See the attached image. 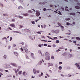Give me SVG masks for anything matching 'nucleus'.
<instances>
[{
  "label": "nucleus",
  "mask_w": 80,
  "mask_h": 80,
  "mask_svg": "<svg viewBox=\"0 0 80 80\" xmlns=\"http://www.w3.org/2000/svg\"><path fill=\"white\" fill-rule=\"evenodd\" d=\"M37 13H36V16L37 17L39 16L40 15V13L39 11H36Z\"/></svg>",
  "instance_id": "nucleus-1"
},
{
  "label": "nucleus",
  "mask_w": 80,
  "mask_h": 80,
  "mask_svg": "<svg viewBox=\"0 0 80 80\" xmlns=\"http://www.w3.org/2000/svg\"><path fill=\"white\" fill-rule=\"evenodd\" d=\"M24 31H25V32H30V31L29 29H28L27 28L25 29H24Z\"/></svg>",
  "instance_id": "nucleus-2"
},
{
  "label": "nucleus",
  "mask_w": 80,
  "mask_h": 80,
  "mask_svg": "<svg viewBox=\"0 0 80 80\" xmlns=\"http://www.w3.org/2000/svg\"><path fill=\"white\" fill-rule=\"evenodd\" d=\"M11 64L12 65V66H14L15 67H17V65L15 63H11Z\"/></svg>",
  "instance_id": "nucleus-3"
},
{
  "label": "nucleus",
  "mask_w": 80,
  "mask_h": 80,
  "mask_svg": "<svg viewBox=\"0 0 80 80\" xmlns=\"http://www.w3.org/2000/svg\"><path fill=\"white\" fill-rule=\"evenodd\" d=\"M50 54L48 52H47L45 53V56L46 57H50Z\"/></svg>",
  "instance_id": "nucleus-4"
},
{
  "label": "nucleus",
  "mask_w": 80,
  "mask_h": 80,
  "mask_svg": "<svg viewBox=\"0 0 80 80\" xmlns=\"http://www.w3.org/2000/svg\"><path fill=\"white\" fill-rule=\"evenodd\" d=\"M48 65H48V67H49L50 66H53V64L52 63H48Z\"/></svg>",
  "instance_id": "nucleus-5"
},
{
  "label": "nucleus",
  "mask_w": 80,
  "mask_h": 80,
  "mask_svg": "<svg viewBox=\"0 0 80 80\" xmlns=\"http://www.w3.org/2000/svg\"><path fill=\"white\" fill-rule=\"evenodd\" d=\"M36 69H33V72L34 74H36Z\"/></svg>",
  "instance_id": "nucleus-6"
},
{
  "label": "nucleus",
  "mask_w": 80,
  "mask_h": 80,
  "mask_svg": "<svg viewBox=\"0 0 80 80\" xmlns=\"http://www.w3.org/2000/svg\"><path fill=\"white\" fill-rule=\"evenodd\" d=\"M50 59V57H46V58H45V59H46L47 60H49Z\"/></svg>",
  "instance_id": "nucleus-7"
},
{
  "label": "nucleus",
  "mask_w": 80,
  "mask_h": 80,
  "mask_svg": "<svg viewBox=\"0 0 80 80\" xmlns=\"http://www.w3.org/2000/svg\"><path fill=\"white\" fill-rule=\"evenodd\" d=\"M24 50H25L26 52L27 53H28V49L27 48H24Z\"/></svg>",
  "instance_id": "nucleus-8"
},
{
  "label": "nucleus",
  "mask_w": 80,
  "mask_h": 80,
  "mask_svg": "<svg viewBox=\"0 0 80 80\" xmlns=\"http://www.w3.org/2000/svg\"><path fill=\"white\" fill-rule=\"evenodd\" d=\"M5 66L6 68H10L11 67V66L9 65H6Z\"/></svg>",
  "instance_id": "nucleus-9"
},
{
  "label": "nucleus",
  "mask_w": 80,
  "mask_h": 80,
  "mask_svg": "<svg viewBox=\"0 0 80 80\" xmlns=\"http://www.w3.org/2000/svg\"><path fill=\"white\" fill-rule=\"evenodd\" d=\"M10 26L11 27H12L14 28H15V25L14 24H10Z\"/></svg>",
  "instance_id": "nucleus-10"
},
{
  "label": "nucleus",
  "mask_w": 80,
  "mask_h": 80,
  "mask_svg": "<svg viewBox=\"0 0 80 80\" xmlns=\"http://www.w3.org/2000/svg\"><path fill=\"white\" fill-rule=\"evenodd\" d=\"M22 15L23 16H28V15H29V14H28V13H24Z\"/></svg>",
  "instance_id": "nucleus-11"
},
{
  "label": "nucleus",
  "mask_w": 80,
  "mask_h": 80,
  "mask_svg": "<svg viewBox=\"0 0 80 80\" xmlns=\"http://www.w3.org/2000/svg\"><path fill=\"white\" fill-rule=\"evenodd\" d=\"M69 14L70 15H75V13H74V12H72V13H69Z\"/></svg>",
  "instance_id": "nucleus-12"
},
{
  "label": "nucleus",
  "mask_w": 80,
  "mask_h": 80,
  "mask_svg": "<svg viewBox=\"0 0 80 80\" xmlns=\"http://www.w3.org/2000/svg\"><path fill=\"white\" fill-rule=\"evenodd\" d=\"M22 74H23L24 76H26L27 74V73L25 72H24L22 73Z\"/></svg>",
  "instance_id": "nucleus-13"
},
{
  "label": "nucleus",
  "mask_w": 80,
  "mask_h": 80,
  "mask_svg": "<svg viewBox=\"0 0 80 80\" xmlns=\"http://www.w3.org/2000/svg\"><path fill=\"white\" fill-rule=\"evenodd\" d=\"M75 8H76L77 9H79L80 8V7L78 6H75Z\"/></svg>",
  "instance_id": "nucleus-14"
},
{
  "label": "nucleus",
  "mask_w": 80,
  "mask_h": 80,
  "mask_svg": "<svg viewBox=\"0 0 80 80\" xmlns=\"http://www.w3.org/2000/svg\"><path fill=\"white\" fill-rule=\"evenodd\" d=\"M43 74V73L42 72H41V74H39L38 76L39 77H42V76Z\"/></svg>",
  "instance_id": "nucleus-15"
},
{
  "label": "nucleus",
  "mask_w": 80,
  "mask_h": 80,
  "mask_svg": "<svg viewBox=\"0 0 80 80\" xmlns=\"http://www.w3.org/2000/svg\"><path fill=\"white\" fill-rule=\"evenodd\" d=\"M28 12L31 13H32V11L31 10H29L28 11Z\"/></svg>",
  "instance_id": "nucleus-16"
},
{
  "label": "nucleus",
  "mask_w": 80,
  "mask_h": 80,
  "mask_svg": "<svg viewBox=\"0 0 80 80\" xmlns=\"http://www.w3.org/2000/svg\"><path fill=\"white\" fill-rule=\"evenodd\" d=\"M76 39L77 40H80V38L79 37H76Z\"/></svg>",
  "instance_id": "nucleus-17"
},
{
  "label": "nucleus",
  "mask_w": 80,
  "mask_h": 80,
  "mask_svg": "<svg viewBox=\"0 0 80 80\" xmlns=\"http://www.w3.org/2000/svg\"><path fill=\"white\" fill-rule=\"evenodd\" d=\"M14 54L15 55V56H18V54L17 52H14Z\"/></svg>",
  "instance_id": "nucleus-18"
},
{
  "label": "nucleus",
  "mask_w": 80,
  "mask_h": 80,
  "mask_svg": "<svg viewBox=\"0 0 80 80\" xmlns=\"http://www.w3.org/2000/svg\"><path fill=\"white\" fill-rule=\"evenodd\" d=\"M22 73V71H19L18 72V74L20 75L21 74V73Z\"/></svg>",
  "instance_id": "nucleus-19"
},
{
  "label": "nucleus",
  "mask_w": 80,
  "mask_h": 80,
  "mask_svg": "<svg viewBox=\"0 0 80 80\" xmlns=\"http://www.w3.org/2000/svg\"><path fill=\"white\" fill-rule=\"evenodd\" d=\"M32 24H35V21H32Z\"/></svg>",
  "instance_id": "nucleus-20"
},
{
  "label": "nucleus",
  "mask_w": 80,
  "mask_h": 80,
  "mask_svg": "<svg viewBox=\"0 0 80 80\" xmlns=\"http://www.w3.org/2000/svg\"><path fill=\"white\" fill-rule=\"evenodd\" d=\"M70 20V19L69 18L65 19V20L66 21H68Z\"/></svg>",
  "instance_id": "nucleus-21"
},
{
  "label": "nucleus",
  "mask_w": 80,
  "mask_h": 80,
  "mask_svg": "<svg viewBox=\"0 0 80 80\" xmlns=\"http://www.w3.org/2000/svg\"><path fill=\"white\" fill-rule=\"evenodd\" d=\"M41 32H42L41 31H38V32H37V33H38V34H41Z\"/></svg>",
  "instance_id": "nucleus-22"
},
{
  "label": "nucleus",
  "mask_w": 80,
  "mask_h": 80,
  "mask_svg": "<svg viewBox=\"0 0 80 80\" xmlns=\"http://www.w3.org/2000/svg\"><path fill=\"white\" fill-rule=\"evenodd\" d=\"M75 65L77 66V67H79V65L78 63H76L75 64Z\"/></svg>",
  "instance_id": "nucleus-23"
},
{
  "label": "nucleus",
  "mask_w": 80,
  "mask_h": 80,
  "mask_svg": "<svg viewBox=\"0 0 80 80\" xmlns=\"http://www.w3.org/2000/svg\"><path fill=\"white\" fill-rule=\"evenodd\" d=\"M56 33H58L59 32V31L58 30H56Z\"/></svg>",
  "instance_id": "nucleus-24"
},
{
  "label": "nucleus",
  "mask_w": 80,
  "mask_h": 80,
  "mask_svg": "<svg viewBox=\"0 0 80 80\" xmlns=\"http://www.w3.org/2000/svg\"><path fill=\"white\" fill-rule=\"evenodd\" d=\"M62 69V66H59V70H61Z\"/></svg>",
  "instance_id": "nucleus-25"
},
{
  "label": "nucleus",
  "mask_w": 80,
  "mask_h": 80,
  "mask_svg": "<svg viewBox=\"0 0 80 80\" xmlns=\"http://www.w3.org/2000/svg\"><path fill=\"white\" fill-rule=\"evenodd\" d=\"M19 18H21V19L23 18V17L22 16H19Z\"/></svg>",
  "instance_id": "nucleus-26"
},
{
  "label": "nucleus",
  "mask_w": 80,
  "mask_h": 80,
  "mask_svg": "<svg viewBox=\"0 0 80 80\" xmlns=\"http://www.w3.org/2000/svg\"><path fill=\"white\" fill-rule=\"evenodd\" d=\"M58 25L59 26H62V24H60V23L58 22Z\"/></svg>",
  "instance_id": "nucleus-27"
},
{
  "label": "nucleus",
  "mask_w": 80,
  "mask_h": 80,
  "mask_svg": "<svg viewBox=\"0 0 80 80\" xmlns=\"http://www.w3.org/2000/svg\"><path fill=\"white\" fill-rule=\"evenodd\" d=\"M3 16H8V14H3Z\"/></svg>",
  "instance_id": "nucleus-28"
},
{
  "label": "nucleus",
  "mask_w": 80,
  "mask_h": 80,
  "mask_svg": "<svg viewBox=\"0 0 80 80\" xmlns=\"http://www.w3.org/2000/svg\"><path fill=\"white\" fill-rule=\"evenodd\" d=\"M59 43V41L57 40L56 41V43Z\"/></svg>",
  "instance_id": "nucleus-29"
},
{
  "label": "nucleus",
  "mask_w": 80,
  "mask_h": 80,
  "mask_svg": "<svg viewBox=\"0 0 80 80\" xmlns=\"http://www.w3.org/2000/svg\"><path fill=\"white\" fill-rule=\"evenodd\" d=\"M3 58L5 59H6V58H7V56L6 55H4V56H3Z\"/></svg>",
  "instance_id": "nucleus-30"
},
{
  "label": "nucleus",
  "mask_w": 80,
  "mask_h": 80,
  "mask_svg": "<svg viewBox=\"0 0 80 80\" xmlns=\"http://www.w3.org/2000/svg\"><path fill=\"white\" fill-rule=\"evenodd\" d=\"M54 39L56 40V39H58V38L57 37H54L53 38Z\"/></svg>",
  "instance_id": "nucleus-31"
},
{
  "label": "nucleus",
  "mask_w": 80,
  "mask_h": 80,
  "mask_svg": "<svg viewBox=\"0 0 80 80\" xmlns=\"http://www.w3.org/2000/svg\"><path fill=\"white\" fill-rule=\"evenodd\" d=\"M41 41H44V42H47V41H46L44 40H41Z\"/></svg>",
  "instance_id": "nucleus-32"
},
{
  "label": "nucleus",
  "mask_w": 80,
  "mask_h": 80,
  "mask_svg": "<svg viewBox=\"0 0 80 80\" xmlns=\"http://www.w3.org/2000/svg\"><path fill=\"white\" fill-rule=\"evenodd\" d=\"M14 70L15 72V73H17V70H16L15 69H14Z\"/></svg>",
  "instance_id": "nucleus-33"
},
{
  "label": "nucleus",
  "mask_w": 80,
  "mask_h": 80,
  "mask_svg": "<svg viewBox=\"0 0 80 80\" xmlns=\"http://www.w3.org/2000/svg\"><path fill=\"white\" fill-rule=\"evenodd\" d=\"M67 25L68 26H69L70 25V23L69 22H68L67 23Z\"/></svg>",
  "instance_id": "nucleus-34"
},
{
  "label": "nucleus",
  "mask_w": 80,
  "mask_h": 80,
  "mask_svg": "<svg viewBox=\"0 0 80 80\" xmlns=\"http://www.w3.org/2000/svg\"><path fill=\"white\" fill-rule=\"evenodd\" d=\"M66 53L65 52H64L63 54H62V55H63V56H66Z\"/></svg>",
  "instance_id": "nucleus-35"
},
{
  "label": "nucleus",
  "mask_w": 80,
  "mask_h": 80,
  "mask_svg": "<svg viewBox=\"0 0 80 80\" xmlns=\"http://www.w3.org/2000/svg\"><path fill=\"white\" fill-rule=\"evenodd\" d=\"M72 55L71 54H69V55H68V57H69V58H70L71 57H72Z\"/></svg>",
  "instance_id": "nucleus-36"
},
{
  "label": "nucleus",
  "mask_w": 80,
  "mask_h": 80,
  "mask_svg": "<svg viewBox=\"0 0 80 80\" xmlns=\"http://www.w3.org/2000/svg\"><path fill=\"white\" fill-rule=\"evenodd\" d=\"M12 37H10V40H9L10 41H11V40H12Z\"/></svg>",
  "instance_id": "nucleus-37"
},
{
  "label": "nucleus",
  "mask_w": 80,
  "mask_h": 80,
  "mask_svg": "<svg viewBox=\"0 0 80 80\" xmlns=\"http://www.w3.org/2000/svg\"><path fill=\"white\" fill-rule=\"evenodd\" d=\"M36 72L37 73H39V71L38 70H37L36 71Z\"/></svg>",
  "instance_id": "nucleus-38"
},
{
  "label": "nucleus",
  "mask_w": 80,
  "mask_h": 80,
  "mask_svg": "<svg viewBox=\"0 0 80 80\" xmlns=\"http://www.w3.org/2000/svg\"><path fill=\"white\" fill-rule=\"evenodd\" d=\"M51 59H54V57L53 56H52Z\"/></svg>",
  "instance_id": "nucleus-39"
},
{
  "label": "nucleus",
  "mask_w": 80,
  "mask_h": 80,
  "mask_svg": "<svg viewBox=\"0 0 80 80\" xmlns=\"http://www.w3.org/2000/svg\"><path fill=\"white\" fill-rule=\"evenodd\" d=\"M2 40H3V39H7V38H6L5 37H4L3 38H2Z\"/></svg>",
  "instance_id": "nucleus-40"
},
{
  "label": "nucleus",
  "mask_w": 80,
  "mask_h": 80,
  "mask_svg": "<svg viewBox=\"0 0 80 80\" xmlns=\"http://www.w3.org/2000/svg\"><path fill=\"white\" fill-rule=\"evenodd\" d=\"M12 22H14L15 21V20L14 19H12Z\"/></svg>",
  "instance_id": "nucleus-41"
},
{
  "label": "nucleus",
  "mask_w": 80,
  "mask_h": 80,
  "mask_svg": "<svg viewBox=\"0 0 80 80\" xmlns=\"http://www.w3.org/2000/svg\"><path fill=\"white\" fill-rule=\"evenodd\" d=\"M44 45L45 47H47V45L46 44H44Z\"/></svg>",
  "instance_id": "nucleus-42"
},
{
  "label": "nucleus",
  "mask_w": 80,
  "mask_h": 80,
  "mask_svg": "<svg viewBox=\"0 0 80 80\" xmlns=\"http://www.w3.org/2000/svg\"><path fill=\"white\" fill-rule=\"evenodd\" d=\"M72 75L71 74L69 76H68V77L69 78L72 77Z\"/></svg>",
  "instance_id": "nucleus-43"
},
{
  "label": "nucleus",
  "mask_w": 80,
  "mask_h": 80,
  "mask_svg": "<svg viewBox=\"0 0 80 80\" xmlns=\"http://www.w3.org/2000/svg\"><path fill=\"white\" fill-rule=\"evenodd\" d=\"M62 64V62H59V65H61Z\"/></svg>",
  "instance_id": "nucleus-44"
},
{
  "label": "nucleus",
  "mask_w": 80,
  "mask_h": 80,
  "mask_svg": "<svg viewBox=\"0 0 80 80\" xmlns=\"http://www.w3.org/2000/svg\"><path fill=\"white\" fill-rule=\"evenodd\" d=\"M0 70L1 72H2L3 71V70L2 69H0Z\"/></svg>",
  "instance_id": "nucleus-45"
},
{
  "label": "nucleus",
  "mask_w": 80,
  "mask_h": 80,
  "mask_svg": "<svg viewBox=\"0 0 80 80\" xmlns=\"http://www.w3.org/2000/svg\"><path fill=\"white\" fill-rule=\"evenodd\" d=\"M49 72H50L51 73H52V71L51 70H49Z\"/></svg>",
  "instance_id": "nucleus-46"
},
{
  "label": "nucleus",
  "mask_w": 80,
  "mask_h": 80,
  "mask_svg": "<svg viewBox=\"0 0 80 80\" xmlns=\"http://www.w3.org/2000/svg\"><path fill=\"white\" fill-rule=\"evenodd\" d=\"M61 27V28H64V27H63V26H60Z\"/></svg>",
  "instance_id": "nucleus-47"
},
{
  "label": "nucleus",
  "mask_w": 80,
  "mask_h": 80,
  "mask_svg": "<svg viewBox=\"0 0 80 80\" xmlns=\"http://www.w3.org/2000/svg\"><path fill=\"white\" fill-rule=\"evenodd\" d=\"M42 63V61H40L39 62V64H41Z\"/></svg>",
  "instance_id": "nucleus-48"
},
{
  "label": "nucleus",
  "mask_w": 80,
  "mask_h": 80,
  "mask_svg": "<svg viewBox=\"0 0 80 80\" xmlns=\"http://www.w3.org/2000/svg\"><path fill=\"white\" fill-rule=\"evenodd\" d=\"M21 50L22 51H23V49L22 48H21Z\"/></svg>",
  "instance_id": "nucleus-49"
},
{
  "label": "nucleus",
  "mask_w": 80,
  "mask_h": 80,
  "mask_svg": "<svg viewBox=\"0 0 80 80\" xmlns=\"http://www.w3.org/2000/svg\"><path fill=\"white\" fill-rule=\"evenodd\" d=\"M38 47H42V45L41 44H39L38 45Z\"/></svg>",
  "instance_id": "nucleus-50"
},
{
  "label": "nucleus",
  "mask_w": 80,
  "mask_h": 80,
  "mask_svg": "<svg viewBox=\"0 0 80 80\" xmlns=\"http://www.w3.org/2000/svg\"><path fill=\"white\" fill-rule=\"evenodd\" d=\"M21 66H18V68L20 69L21 68Z\"/></svg>",
  "instance_id": "nucleus-51"
},
{
  "label": "nucleus",
  "mask_w": 80,
  "mask_h": 80,
  "mask_svg": "<svg viewBox=\"0 0 80 80\" xmlns=\"http://www.w3.org/2000/svg\"><path fill=\"white\" fill-rule=\"evenodd\" d=\"M60 51V50H59V49H58V50H57V52H58L59 51Z\"/></svg>",
  "instance_id": "nucleus-52"
},
{
  "label": "nucleus",
  "mask_w": 80,
  "mask_h": 80,
  "mask_svg": "<svg viewBox=\"0 0 80 80\" xmlns=\"http://www.w3.org/2000/svg\"><path fill=\"white\" fill-rule=\"evenodd\" d=\"M61 9H62V11L64 10V8H61Z\"/></svg>",
  "instance_id": "nucleus-53"
},
{
  "label": "nucleus",
  "mask_w": 80,
  "mask_h": 80,
  "mask_svg": "<svg viewBox=\"0 0 80 80\" xmlns=\"http://www.w3.org/2000/svg\"><path fill=\"white\" fill-rule=\"evenodd\" d=\"M77 4H78V5H80V3H79V2H78V3H77Z\"/></svg>",
  "instance_id": "nucleus-54"
},
{
  "label": "nucleus",
  "mask_w": 80,
  "mask_h": 80,
  "mask_svg": "<svg viewBox=\"0 0 80 80\" xmlns=\"http://www.w3.org/2000/svg\"><path fill=\"white\" fill-rule=\"evenodd\" d=\"M5 72H8V70H5Z\"/></svg>",
  "instance_id": "nucleus-55"
},
{
  "label": "nucleus",
  "mask_w": 80,
  "mask_h": 80,
  "mask_svg": "<svg viewBox=\"0 0 80 80\" xmlns=\"http://www.w3.org/2000/svg\"><path fill=\"white\" fill-rule=\"evenodd\" d=\"M58 14L59 15H62L61 13L60 12H59V13H58Z\"/></svg>",
  "instance_id": "nucleus-56"
},
{
  "label": "nucleus",
  "mask_w": 80,
  "mask_h": 80,
  "mask_svg": "<svg viewBox=\"0 0 80 80\" xmlns=\"http://www.w3.org/2000/svg\"><path fill=\"white\" fill-rule=\"evenodd\" d=\"M31 55L32 56H33V53H31Z\"/></svg>",
  "instance_id": "nucleus-57"
},
{
  "label": "nucleus",
  "mask_w": 80,
  "mask_h": 80,
  "mask_svg": "<svg viewBox=\"0 0 80 80\" xmlns=\"http://www.w3.org/2000/svg\"><path fill=\"white\" fill-rule=\"evenodd\" d=\"M11 47V46H9L8 47V48L9 49H10V48Z\"/></svg>",
  "instance_id": "nucleus-58"
},
{
  "label": "nucleus",
  "mask_w": 80,
  "mask_h": 80,
  "mask_svg": "<svg viewBox=\"0 0 80 80\" xmlns=\"http://www.w3.org/2000/svg\"><path fill=\"white\" fill-rule=\"evenodd\" d=\"M46 10V8H44V9H43V10H44V11H45Z\"/></svg>",
  "instance_id": "nucleus-59"
},
{
  "label": "nucleus",
  "mask_w": 80,
  "mask_h": 80,
  "mask_svg": "<svg viewBox=\"0 0 80 80\" xmlns=\"http://www.w3.org/2000/svg\"><path fill=\"white\" fill-rule=\"evenodd\" d=\"M9 29L11 30H12V29H11V28L10 27H9Z\"/></svg>",
  "instance_id": "nucleus-60"
},
{
  "label": "nucleus",
  "mask_w": 80,
  "mask_h": 80,
  "mask_svg": "<svg viewBox=\"0 0 80 80\" xmlns=\"http://www.w3.org/2000/svg\"><path fill=\"white\" fill-rule=\"evenodd\" d=\"M16 46V44H13V47H15Z\"/></svg>",
  "instance_id": "nucleus-61"
},
{
  "label": "nucleus",
  "mask_w": 80,
  "mask_h": 80,
  "mask_svg": "<svg viewBox=\"0 0 80 80\" xmlns=\"http://www.w3.org/2000/svg\"><path fill=\"white\" fill-rule=\"evenodd\" d=\"M21 44H22V45H24V42H22V43H21Z\"/></svg>",
  "instance_id": "nucleus-62"
},
{
  "label": "nucleus",
  "mask_w": 80,
  "mask_h": 80,
  "mask_svg": "<svg viewBox=\"0 0 80 80\" xmlns=\"http://www.w3.org/2000/svg\"><path fill=\"white\" fill-rule=\"evenodd\" d=\"M39 4H40V5H41V4H43V3H42V2H40L39 3Z\"/></svg>",
  "instance_id": "nucleus-63"
},
{
  "label": "nucleus",
  "mask_w": 80,
  "mask_h": 80,
  "mask_svg": "<svg viewBox=\"0 0 80 80\" xmlns=\"http://www.w3.org/2000/svg\"><path fill=\"white\" fill-rule=\"evenodd\" d=\"M77 13H78L79 14H80V12H77Z\"/></svg>",
  "instance_id": "nucleus-64"
}]
</instances>
